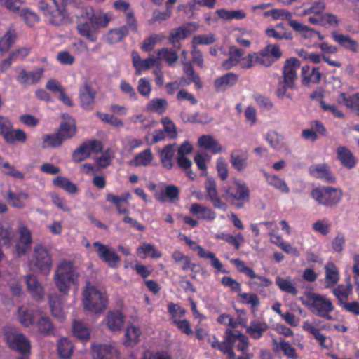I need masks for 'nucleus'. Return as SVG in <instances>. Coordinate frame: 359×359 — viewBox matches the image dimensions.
Masks as SVG:
<instances>
[{
    "label": "nucleus",
    "mask_w": 359,
    "mask_h": 359,
    "mask_svg": "<svg viewBox=\"0 0 359 359\" xmlns=\"http://www.w3.org/2000/svg\"><path fill=\"white\" fill-rule=\"evenodd\" d=\"M39 8L48 22L60 26L69 22V15L65 4L56 0H40Z\"/></svg>",
    "instance_id": "nucleus-1"
},
{
    "label": "nucleus",
    "mask_w": 359,
    "mask_h": 359,
    "mask_svg": "<svg viewBox=\"0 0 359 359\" xmlns=\"http://www.w3.org/2000/svg\"><path fill=\"white\" fill-rule=\"evenodd\" d=\"M54 277L59 291L67 294L70 286L77 280L79 273L72 262L64 260L58 265Z\"/></svg>",
    "instance_id": "nucleus-2"
},
{
    "label": "nucleus",
    "mask_w": 359,
    "mask_h": 359,
    "mask_svg": "<svg viewBox=\"0 0 359 359\" xmlns=\"http://www.w3.org/2000/svg\"><path fill=\"white\" fill-rule=\"evenodd\" d=\"M233 186L222 187L224 198L234 203L238 208H242L250 201V189L246 183L241 180L233 178Z\"/></svg>",
    "instance_id": "nucleus-3"
},
{
    "label": "nucleus",
    "mask_w": 359,
    "mask_h": 359,
    "mask_svg": "<svg viewBox=\"0 0 359 359\" xmlns=\"http://www.w3.org/2000/svg\"><path fill=\"white\" fill-rule=\"evenodd\" d=\"M83 306L86 310L99 313L106 309L108 297L95 286L87 285L83 293Z\"/></svg>",
    "instance_id": "nucleus-4"
},
{
    "label": "nucleus",
    "mask_w": 359,
    "mask_h": 359,
    "mask_svg": "<svg viewBox=\"0 0 359 359\" xmlns=\"http://www.w3.org/2000/svg\"><path fill=\"white\" fill-rule=\"evenodd\" d=\"M309 309L317 316L327 320H333L331 313L334 306L332 300L325 296L315 292H309L307 294Z\"/></svg>",
    "instance_id": "nucleus-5"
},
{
    "label": "nucleus",
    "mask_w": 359,
    "mask_h": 359,
    "mask_svg": "<svg viewBox=\"0 0 359 359\" xmlns=\"http://www.w3.org/2000/svg\"><path fill=\"white\" fill-rule=\"evenodd\" d=\"M311 196L319 205L334 207L341 201L343 192L339 188L329 186L321 187L312 189Z\"/></svg>",
    "instance_id": "nucleus-6"
},
{
    "label": "nucleus",
    "mask_w": 359,
    "mask_h": 359,
    "mask_svg": "<svg viewBox=\"0 0 359 359\" xmlns=\"http://www.w3.org/2000/svg\"><path fill=\"white\" fill-rule=\"evenodd\" d=\"M0 135L4 141L10 144L15 142L25 143L27 135L25 132L21 129H15L11 120L7 117L0 115Z\"/></svg>",
    "instance_id": "nucleus-7"
},
{
    "label": "nucleus",
    "mask_w": 359,
    "mask_h": 359,
    "mask_svg": "<svg viewBox=\"0 0 359 359\" xmlns=\"http://www.w3.org/2000/svg\"><path fill=\"white\" fill-rule=\"evenodd\" d=\"M4 337L6 344L12 350L16 351L22 355L30 353V341L25 334L19 332L16 329L11 327L6 329Z\"/></svg>",
    "instance_id": "nucleus-8"
},
{
    "label": "nucleus",
    "mask_w": 359,
    "mask_h": 359,
    "mask_svg": "<svg viewBox=\"0 0 359 359\" xmlns=\"http://www.w3.org/2000/svg\"><path fill=\"white\" fill-rule=\"evenodd\" d=\"M32 262L41 273H50L53 266L52 257L49 251L41 244L35 246Z\"/></svg>",
    "instance_id": "nucleus-9"
},
{
    "label": "nucleus",
    "mask_w": 359,
    "mask_h": 359,
    "mask_svg": "<svg viewBox=\"0 0 359 359\" xmlns=\"http://www.w3.org/2000/svg\"><path fill=\"white\" fill-rule=\"evenodd\" d=\"M264 15L265 17L271 16L273 20H287L290 27H292L294 31L304 35L311 30L308 26L292 19V13L287 10L273 8L266 11L264 13Z\"/></svg>",
    "instance_id": "nucleus-10"
},
{
    "label": "nucleus",
    "mask_w": 359,
    "mask_h": 359,
    "mask_svg": "<svg viewBox=\"0 0 359 359\" xmlns=\"http://www.w3.org/2000/svg\"><path fill=\"white\" fill-rule=\"evenodd\" d=\"M230 262L236 266L239 273H244L252 280L250 284L257 287H269L271 285L272 282L270 279L257 275L252 268L245 266L243 260L233 258L230 259Z\"/></svg>",
    "instance_id": "nucleus-11"
},
{
    "label": "nucleus",
    "mask_w": 359,
    "mask_h": 359,
    "mask_svg": "<svg viewBox=\"0 0 359 359\" xmlns=\"http://www.w3.org/2000/svg\"><path fill=\"white\" fill-rule=\"evenodd\" d=\"M95 251L96 252L98 257L111 268H116L121 262L120 256L115 252V250L100 241L93 243Z\"/></svg>",
    "instance_id": "nucleus-12"
},
{
    "label": "nucleus",
    "mask_w": 359,
    "mask_h": 359,
    "mask_svg": "<svg viewBox=\"0 0 359 359\" xmlns=\"http://www.w3.org/2000/svg\"><path fill=\"white\" fill-rule=\"evenodd\" d=\"M232 338L231 329L226 328L224 332L222 341H219L215 334L210 335V334L207 337V341L213 349L219 350L223 354L226 355V359H236V354L230 351V347H227V344H231Z\"/></svg>",
    "instance_id": "nucleus-13"
},
{
    "label": "nucleus",
    "mask_w": 359,
    "mask_h": 359,
    "mask_svg": "<svg viewBox=\"0 0 359 359\" xmlns=\"http://www.w3.org/2000/svg\"><path fill=\"white\" fill-rule=\"evenodd\" d=\"M255 54L257 57V64L266 67L271 66L283 55L278 44H269Z\"/></svg>",
    "instance_id": "nucleus-14"
},
{
    "label": "nucleus",
    "mask_w": 359,
    "mask_h": 359,
    "mask_svg": "<svg viewBox=\"0 0 359 359\" xmlns=\"http://www.w3.org/2000/svg\"><path fill=\"white\" fill-rule=\"evenodd\" d=\"M82 16L88 18L92 26H95L96 28L107 27L112 19L111 13H104L102 10L95 11L91 6L85 8Z\"/></svg>",
    "instance_id": "nucleus-15"
},
{
    "label": "nucleus",
    "mask_w": 359,
    "mask_h": 359,
    "mask_svg": "<svg viewBox=\"0 0 359 359\" xmlns=\"http://www.w3.org/2000/svg\"><path fill=\"white\" fill-rule=\"evenodd\" d=\"M96 94V90L93 89L88 81H86L80 87L79 91L81 106L86 110H92L94 107Z\"/></svg>",
    "instance_id": "nucleus-16"
},
{
    "label": "nucleus",
    "mask_w": 359,
    "mask_h": 359,
    "mask_svg": "<svg viewBox=\"0 0 359 359\" xmlns=\"http://www.w3.org/2000/svg\"><path fill=\"white\" fill-rule=\"evenodd\" d=\"M206 198L212 203L214 208L225 210L226 204L222 201L218 195L215 180L212 177H208L204 184Z\"/></svg>",
    "instance_id": "nucleus-17"
},
{
    "label": "nucleus",
    "mask_w": 359,
    "mask_h": 359,
    "mask_svg": "<svg viewBox=\"0 0 359 359\" xmlns=\"http://www.w3.org/2000/svg\"><path fill=\"white\" fill-rule=\"evenodd\" d=\"M300 67V62L296 57H291L285 61L283 67V81L290 88H294V81L297 78V70Z\"/></svg>",
    "instance_id": "nucleus-18"
},
{
    "label": "nucleus",
    "mask_w": 359,
    "mask_h": 359,
    "mask_svg": "<svg viewBox=\"0 0 359 359\" xmlns=\"http://www.w3.org/2000/svg\"><path fill=\"white\" fill-rule=\"evenodd\" d=\"M44 69L37 68L33 71L28 72L25 69H20L16 76V81L21 85L32 86L38 83L44 74Z\"/></svg>",
    "instance_id": "nucleus-19"
},
{
    "label": "nucleus",
    "mask_w": 359,
    "mask_h": 359,
    "mask_svg": "<svg viewBox=\"0 0 359 359\" xmlns=\"http://www.w3.org/2000/svg\"><path fill=\"white\" fill-rule=\"evenodd\" d=\"M311 176L327 183H334L336 178L327 163L312 165L309 168Z\"/></svg>",
    "instance_id": "nucleus-20"
},
{
    "label": "nucleus",
    "mask_w": 359,
    "mask_h": 359,
    "mask_svg": "<svg viewBox=\"0 0 359 359\" xmlns=\"http://www.w3.org/2000/svg\"><path fill=\"white\" fill-rule=\"evenodd\" d=\"M62 117L64 120L61 122L57 132L62 140L66 141L76 135L77 128L74 119L69 114H64Z\"/></svg>",
    "instance_id": "nucleus-21"
},
{
    "label": "nucleus",
    "mask_w": 359,
    "mask_h": 359,
    "mask_svg": "<svg viewBox=\"0 0 359 359\" xmlns=\"http://www.w3.org/2000/svg\"><path fill=\"white\" fill-rule=\"evenodd\" d=\"M93 359H118L117 350L111 345L97 344L92 347Z\"/></svg>",
    "instance_id": "nucleus-22"
},
{
    "label": "nucleus",
    "mask_w": 359,
    "mask_h": 359,
    "mask_svg": "<svg viewBox=\"0 0 359 359\" xmlns=\"http://www.w3.org/2000/svg\"><path fill=\"white\" fill-rule=\"evenodd\" d=\"M249 154L246 150L234 149L230 154L231 166L238 172H242L247 168Z\"/></svg>",
    "instance_id": "nucleus-23"
},
{
    "label": "nucleus",
    "mask_w": 359,
    "mask_h": 359,
    "mask_svg": "<svg viewBox=\"0 0 359 359\" xmlns=\"http://www.w3.org/2000/svg\"><path fill=\"white\" fill-rule=\"evenodd\" d=\"M337 158L344 168L351 170L357 164L356 157L346 146L340 145L336 149Z\"/></svg>",
    "instance_id": "nucleus-24"
},
{
    "label": "nucleus",
    "mask_w": 359,
    "mask_h": 359,
    "mask_svg": "<svg viewBox=\"0 0 359 359\" xmlns=\"http://www.w3.org/2000/svg\"><path fill=\"white\" fill-rule=\"evenodd\" d=\"M191 34V30L187 25H182L170 31L168 36L169 43L177 50L181 48L182 40H184Z\"/></svg>",
    "instance_id": "nucleus-25"
},
{
    "label": "nucleus",
    "mask_w": 359,
    "mask_h": 359,
    "mask_svg": "<svg viewBox=\"0 0 359 359\" xmlns=\"http://www.w3.org/2000/svg\"><path fill=\"white\" fill-rule=\"evenodd\" d=\"M332 37L335 42L338 43L344 49L355 53L359 52V43L349 35L333 32Z\"/></svg>",
    "instance_id": "nucleus-26"
},
{
    "label": "nucleus",
    "mask_w": 359,
    "mask_h": 359,
    "mask_svg": "<svg viewBox=\"0 0 359 359\" xmlns=\"http://www.w3.org/2000/svg\"><path fill=\"white\" fill-rule=\"evenodd\" d=\"M325 269V287H333L339 280V271L336 264L329 262L324 266Z\"/></svg>",
    "instance_id": "nucleus-27"
},
{
    "label": "nucleus",
    "mask_w": 359,
    "mask_h": 359,
    "mask_svg": "<svg viewBox=\"0 0 359 359\" xmlns=\"http://www.w3.org/2000/svg\"><path fill=\"white\" fill-rule=\"evenodd\" d=\"M231 334L233 335V338L231 339L232 342L231 344H227V347H230V351L235 354L233 351V346L235 343L238 341V343L236 346V349L241 353L248 352L250 344L248 337L239 330H231Z\"/></svg>",
    "instance_id": "nucleus-28"
},
{
    "label": "nucleus",
    "mask_w": 359,
    "mask_h": 359,
    "mask_svg": "<svg viewBox=\"0 0 359 359\" xmlns=\"http://www.w3.org/2000/svg\"><path fill=\"white\" fill-rule=\"evenodd\" d=\"M39 314L38 311L28 309L25 306H20L18 309V320L21 325L26 327L33 325Z\"/></svg>",
    "instance_id": "nucleus-29"
},
{
    "label": "nucleus",
    "mask_w": 359,
    "mask_h": 359,
    "mask_svg": "<svg viewBox=\"0 0 359 359\" xmlns=\"http://www.w3.org/2000/svg\"><path fill=\"white\" fill-rule=\"evenodd\" d=\"M238 80V75L232 72L217 78L214 81V86L217 92L224 91L234 86Z\"/></svg>",
    "instance_id": "nucleus-30"
},
{
    "label": "nucleus",
    "mask_w": 359,
    "mask_h": 359,
    "mask_svg": "<svg viewBox=\"0 0 359 359\" xmlns=\"http://www.w3.org/2000/svg\"><path fill=\"white\" fill-rule=\"evenodd\" d=\"M180 198V189L173 184H169L163 190L155 195V198L161 203H164L167 199L170 203H175Z\"/></svg>",
    "instance_id": "nucleus-31"
},
{
    "label": "nucleus",
    "mask_w": 359,
    "mask_h": 359,
    "mask_svg": "<svg viewBox=\"0 0 359 359\" xmlns=\"http://www.w3.org/2000/svg\"><path fill=\"white\" fill-rule=\"evenodd\" d=\"M27 288L32 297L36 301L43 298L44 290L37 278L34 275H29L26 278Z\"/></svg>",
    "instance_id": "nucleus-32"
},
{
    "label": "nucleus",
    "mask_w": 359,
    "mask_h": 359,
    "mask_svg": "<svg viewBox=\"0 0 359 359\" xmlns=\"http://www.w3.org/2000/svg\"><path fill=\"white\" fill-rule=\"evenodd\" d=\"M301 75L302 77V83L306 85L310 83H318L321 80V73L319 67H313L310 72L309 65L302 67Z\"/></svg>",
    "instance_id": "nucleus-33"
},
{
    "label": "nucleus",
    "mask_w": 359,
    "mask_h": 359,
    "mask_svg": "<svg viewBox=\"0 0 359 359\" xmlns=\"http://www.w3.org/2000/svg\"><path fill=\"white\" fill-rule=\"evenodd\" d=\"M302 329L312 334L314 339L318 342L319 345L324 348H328V346L325 344V341L327 339L326 336L320 332V330L317 327L314 323H310L308 320H306L302 324Z\"/></svg>",
    "instance_id": "nucleus-34"
},
{
    "label": "nucleus",
    "mask_w": 359,
    "mask_h": 359,
    "mask_svg": "<svg viewBox=\"0 0 359 359\" xmlns=\"http://www.w3.org/2000/svg\"><path fill=\"white\" fill-rule=\"evenodd\" d=\"M129 34V29L126 25H122L118 28L111 29L106 34V41L113 44L121 41Z\"/></svg>",
    "instance_id": "nucleus-35"
},
{
    "label": "nucleus",
    "mask_w": 359,
    "mask_h": 359,
    "mask_svg": "<svg viewBox=\"0 0 359 359\" xmlns=\"http://www.w3.org/2000/svg\"><path fill=\"white\" fill-rule=\"evenodd\" d=\"M107 325L113 332L121 330L124 316L120 311H109L106 316Z\"/></svg>",
    "instance_id": "nucleus-36"
},
{
    "label": "nucleus",
    "mask_w": 359,
    "mask_h": 359,
    "mask_svg": "<svg viewBox=\"0 0 359 359\" xmlns=\"http://www.w3.org/2000/svg\"><path fill=\"white\" fill-rule=\"evenodd\" d=\"M48 303L54 317L62 320L65 318V312L62 306V300L57 294H50L48 296Z\"/></svg>",
    "instance_id": "nucleus-37"
},
{
    "label": "nucleus",
    "mask_w": 359,
    "mask_h": 359,
    "mask_svg": "<svg viewBox=\"0 0 359 359\" xmlns=\"http://www.w3.org/2000/svg\"><path fill=\"white\" fill-rule=\"evenodd\" d=\"M353 287L350 282L346 285H338L332 290V293L338 300V304L341 306L352 292Z\"/></svg>",
    "instance_id": "nucleus-38"
},
{
    "label": "nucleus",
    "mask_w": 359,
    "mask_h": 359,
    "mask_svg": "<svg viewBox=\"0 0 359 359\" xmlns=\"http://www.w3.org/2000/svg\"><path fill=\"white\" fill-rule=\"evenodd\" d=\"M196 248L198 256L201 258L210 259L211 265L213 268L222 273H228V271L223 269V264L213 252L205 250L201 245H196Z\"/></svg>",
    "instance_id": "nucleus-39"
},
{
    "label": "nucleus",
    "mask_w": 359,
    "mask_h": 359,
    "mask_svg": "<svg viewBox=\"0 0 359 359\" xmlns=\"http://www.w3.org/2000/svg\"><path fill=\"white\" fill-rule=\"evenodd\" d=\"M182 65L183 72L189 81V83H194L197 89L201 88L203 87L202 81L199 75L195 72L191 62L182 60Z\"/></svg>",
    "instance_id": "nucleus-40"
},
{
    "label": "nucleus",
    "mask_w": 359,
    "mask_h": 359,
    "mask_svg": "<svg viewBox=\"0 0 359 359\" xmlns=\"http://www.w3.org/2000/svg\"><path fill=\"white\" fill-rule=\"evenodd\" d=\"M267 329L268 326L265 323L257 320L251 321L250 325L245 327L246 333L253 339H259Z\"/></svg>",
    "instance_id": "nucleus-41"
},
{
    "label": "nucleus",
    "mask_w": 359,
    "mask_h": 359,
    "mask_svg": "<svg viewBox=\"0 0 359 359\" xmlns=\"http://www.w3.org/2000/svg\"><path fill=\"white\" fill-rule=\"evenodd\" d=\"M175 155L174 145L167 144L160 151V159L163 168L170 170L173 167L172 159Z\"/></svg>",
    "instance_id": "nucleus-42"
},
{
    "label": "nucleus",
    "mask_w": 359,
    "mask_h": 359,
    "mask_svg": "<svg viewBox=\"0 0 359 359\" xmlns=\"http://www.w3.org/2000/svg\"><path fill=\"white\" fill-rule=\"evenodd\" d=\"M339 98V103H343L346 107L355 111L357 116H359V93L351 95L341 93Z\"/></svg>",
    "instance_id": "nucleus-43"
},
{
    "label": "nucleus",
    "mask_w": 359,
    "mask_h": 359,
    "mask_svg": "<svg viewBox=\"0 0 359 359\" xmlns=\"http://www.w3.org/2000/svg\"><path fill=\"white\" fill-rule=\"evenodd\" d=\"M39 333L43 336H50L54 333V325L48 316H40L35 323Z\"/></svg>",
    "instance_id": "nucleus-44"
},
{
    "label": "nucleus",
    "mask_w": 359,
    "mask_h": 359,
    "mask_svg": "<svg viewBox=\"0 0 359 359\" xmlns=\"http://www.w3.org/2000/svg\"><path fill=\"white\" fill-rule=\"evenodd\" d=\"M141 333L138 326H128L125 332L124 344L127 346H134L140 341Z\"/></svg>",
    "instance_id": "nucleus-45"
},
{
    "label": "nucleus",
    "mask_w": 359,
    "mask_h": 359,
    "mask_svg": "<svg viewBox=\"0 0 359 359\" xmlns=\"http://www.w3.org/2000/svg\"><path fill=\"white\" fill-rule=\"evenodd\" d=\"M28 197V194L25 192L14 193L11 190H9L7 192L6 198L11 206L18 208H23L25 206V201Z\"/></svg>",
    "instance_id": "nucleus-46"
},
{
    "label": "nucleus",
    "mask_w": 359,
    "mask_h": 359,
    "mask_svg": "<svg viewBox=\"0 0 359 359\" xmlns=\"http://www.w3.org/2000/svg\"><path fill=\"white\" fill-rule=\"evenodd\" d=\"M245 54V50L242 48H238L235 46L229 47V57L225 60L222 66L229 69L233 66L236 65L241 60V57Z\"/></svg>",
    "instance_id": "nucleus-47"
},
{
    "label": "nucleus",
    "mask_w": 359,
    "mask_h": 359,
    "mask_svg": "<svg viewBox=\"0 0 359 359\" xmlns=\"http://www.w3.org/2000/svg\"><path fill=\"white\" fill-rule=\"evenodd\" d=\"M42 147L46 148H58L62 146L65 142L60 134L56 132L50 134H45L42 137Z\"/></svg>",
    "instance_id": "nucleus-48"
},
{
    "label": "nucleus",
    "mask_w": 359,
    "mask_h": 359,
    "mask_svg": "<svg viewBox=\"0 0 359 359\" xmlns=\"http://www.w3.org/2000/svg\"><path fill=\"white\" fill-rule=\"evenodd\" d=\"M159 58L163 59L169 66H172L179 59L177 50L172 48L164 47L158 50Z\"/></svg>",
    "instance_id": "nucleus-49"
},
{
    "label": "nucleus",
    "mask_w": 359,
    "mask_h": 359,
    "mask_svg": "<svg viewBox=\"0 0 359 359\" xmlns=\"http://www.w3.org/2000/svg\"><path fill=\"white\" fill-rule=\"evenodd\" d=\"M273 344L277 349H280L283 352V354L290 359H297L298 355L296 349L290 344L289 341L285 339H280L278 342L276 339H273Z\"/></svg>",
    "instance_id": "nucleus-50"
},
{
    "label": "nucleus",
    "mask_w": 359,
    "mask_h": 359,
    "mask_svg": "<svg viewBox=\"0 0 359 359\" xmlns=\"http://www.w3.org/2000/svg\"><path fill=\"white\" fill-rule=\"evenodd\" d=\"M168 102L163 98H154L147 104L146 109L149 112H156L163 114L167 109Z\"/></svg>",
    "instance_id": "nucleus-51"
},
{
    "label": "nucleus",
    "mask_w": 359,
    "mask_h": 359,
    "mask_svg": "<svg viewBox=\"0 0 359 359\" xmlns=\"http://www.w3.org/2000/svg\"><path fill=\"white\" fill-rule=\"evenodd\" d=\"M14 237L13 233L8 228H5L0 224V262L3 259L4 253L1 249L3 244L6 247H11Z\"/></svg>",
    "instance_id": "nucleus-52"
},
{
    "label": "nucleus",
    "mask_w": 359,
    "mask_h": 359,
    "mask_svg": "<svg viewBox=\"0 0 359 359\" xmlns=\"http://www.w3.org/2000/svg\"><path fill=\"white\" fill-rule=\"evenodd\" d=\"M16 37L15 30L13 28L9 29L0 39V51H8L15 41Z\"/></svg>",
    "instance_id": "nucleus-53"
},
{
    "label": "nucleus",
    "mask_w": 359,
    "mask_h": 359,
    "mask_svg": "<svg viewBox=\"0 0 359 359\" xmlns=\"http://www.w3.org/2000/svg\"><path fill=\"white\" fill-rule=\"evenodd\" d=\"M264 177L266 178L267 183L269 185L278 189L282 193H285V194L289 193L290 188L288 187V186L287 185V184L283 179H281L274 175H269L266 172H264Z\"/></svg>",
    "instance_id": "nucleus-54"
},
{
    "label": "nucleus",
    "mask_w": 359,
    "mask_h": 359,
    "mask_svg": "<svg viewBox=\"0 0 359 359\" xmlns=\"http://www.w3.org/2000/svg\"><path fill=\"white\" fill-rule=\"evenodd\" d=\"M276 284L283 292L291 294L292 295H297L298 290L296 288L294 284L291 280L290 278H281L277 277L276 278Z\"/></svg>",
    "instance_id": "nucleus-55"
},
{
    "label": "nucleus",
    "mask_w": 359,
    "mask_h": 359,
    "mask_svg": "<svg viewBox=\"0 0 359 359\" xmlns=\"http://www.w3.org/2000/svg\"><path fill=\"white\" fill-rule=\"evenodd\" d=\"M57 351L62 359H69L72 355L73 345L67 338L61 339L57 344Z\"/></svg>",
    "instance_id": "nucleus-56"
},
{
    "label": "nucleus",
    "mask_w": 359,
    "mask_h": 359,
    "mask_svg": "<svg viewBox=\"0 0 359 359\" xmlns=\"http://www.w3.org/2000/svg\"><path fill=\"white\" fill-rule=\"evenodd\" d=\"M55 186L60 187L70 194H74L78 191L77 186L65 177L58 176L53 180Z\"/></svg>",
    "instance_id": "nucleus-57"
},
{
    "label": "nucleus",
    "mask_w": 359,
    "mask_h": 359,
    "mask_svg": "<svg viewBox=\"0 0 359 359\" xmlns=\"http://www.w3.org/2000/svg\"><path fill=\"white\" fill-rule=\"evenodd\" d=\"M90 22H84L77 25L76 29L78 33L83 37H86L91 42H95L97 36L93 33Z\"/></svg>",
    "instance_id": "nucleus-58"
},
{
    "label": "nucleus",
    "mask_w": 359,
    "mask_h": 359,
    "mask_svg": "<svg viewBox=\"0 0 359 359\" xmlns=\"http://www.w3.org/2000/svg\"><path fill=\"white\" fill-rule=\"evenodd\" d=\"M91 154L86 142H83L72 153V160L75 163H80L90 158Z\"/></svg>",
    "instance_id": "nucleus-59"
},
{
    "label": "nucleus",
    "mask_w": 359,
    "mask_h": 359,
    "mask_svg": "<svg viewBox=\"0 0 359 359\" xmlns=\"http://www.w3.org/2000/svg\"><path fill=\"white\" fill-rule=\"evenodd\" d=\"M217 238L233 245L236 250H238L241 247V243L244 242V237L241 233H238L236 236L230 233H222L217 235Z\"/></svg>",
    "instance_id": "nucleus-60"
},
{
    "label": "nucleus",
    "mask_w": 359,
    "mask_h": 359,
    "mask_svg": "<svg viewBox=\"0 0 359 359\" xmlns=\"http://www.w3.org/2000/svg\"><path fill=\"white\" fill-rule=\"evenodd\" d=\"M164 39L162 34H153L145 38L141 44V49L144 52L151 51L158 42Z\"/></svg>",
    "instance_id": "nucleus-61"
},
{
    "label": "nucleus",
    "mask_w": 359,
    "mask_h": 359,
    "mask_svg": "<svg viewBox=\"0 0 359 359\" xmlns=\"http://www.w3.org/2000/svg\"><path fill=\"white\" fill-rule=\"evenodd\" d=\"M153 159V155L150 149H147L137 154L133 161L135 166H147L149 165Z\"/></svg>",
    "instance_id": "nucleus-62"
},
{
    "label": "nucleus",
    "mask_w": 359,
    "mask_h": 359,
    "mask_svg": "<svg viewBox=\"0 0 359 359\" xmlns=\"http://www.w3.org/2000/svg\"><path fill=\"white\" fill-rule=\"evenodd\" d=\"M138 255L144 254V256H150L151 258H160L162 253L155 248V246L150 243H143L137 250Z\"/></svg>",
    "instance_id": "nucleus-63"
},
{
    "label": "nucleus",
    "mask_w": 359,
    "mask_h": 359,
    "mask_svg": "<svg viewBox=\"0 0 359 359\" xmlns=\"http://www.w3.org/2000/svg\"><path fill=\"white\" fill-rule=\"evenodd\" d=\"M331 226V222L327 219L323 218L316 220L312 224V229L323 236H327L330 231Z\"/></svg>",
    "instance_id": "nucleus-64"
}]
</instances>
